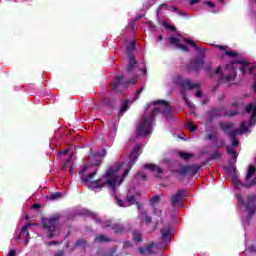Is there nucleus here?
Masks as SVG:
<instances>
[{
    "instance_id": "obj_17",
    "label": "nucleus",
    "mask_w": 256,
    "mask_h": 256,
    "mask_svg": "<svg viewBox=\"0 0 256 256\" xmlns=\"http://www.w3.org/2000/svg\"><path fill=\"white\" fill-rule=\"evenodd\" d=\"M128 65L126 67V71L128 73H131V71H133V69H135V66L137 65V60L135 59V54L132 55H128Z\"/></svg>"
},
{
    "instance_id": "obj_39",
    "label": "nucleus",
    "mask_w": 256,
    "mask_h": 256,
    "mask_svg": "<svg viewBox=\"0 0 256 256\" xmlns=\"http://www.w3.org/2000/svg\"><path fill=\"white\" fill-rule=\"evenodd\" d=\"M249 125L250 127H254L256 125V114L252 113L249 119Z\"/></svg>"
},
{
    "instance_id": "obj_28",
    "label": "nucleus",
    "mask_w": 256,
    "mask_h": 256,
    "mask_svg": "<svg viewBox=\"0 0 256 256\" xmlns=\"http://www.w3.org/2000/svg\"><path fill=\"white\" fill-rule=\"evenodd\" d=\"M133 51H135V41H131L130 44L126 47L127 56L135 55Z\"/></svg>"
},
{
    "instance_id": "obj_20",
    "label": "nucleus",
    "mask_w": 256,
    "mask_h": 256,
    "mask_svg": "<svg viewBox=\"0 0 256 256\" xmlns=\"http://www.w3.org/2000/svg\"><path fill=\"white\" fill-rule=\"evenodd\" d=\"M184 42L188 43V45H190L191 47H194V49H196L197 53L202 54V53H205V51H207V49L197 46V42H195L189 38H184Z\"/></svg>"
},
{
    "instance_id": "obj_63",
    "label": "nucleus",
    "mask_w": 256,
    "mask_h": 256,
    "mask_svg": "<svg viewBox=\"0 0 256 256\" xmlns=\"http://www.w3.org/2000/svg\"><path fill=\"white\" fill-rule=\"evenodd\" d=\"M205 3V5H208V7H215V3H213V2H211V1H206V2H204Z\"/></svg>"
},
{
    "instance_id": "obj_22",
    "label": "nucleus",
    "mask_w": 256,
    "mask_h": 256,
    "mask_svg": "<svg viewBox=\"0 0 256 256\" xmlns=\"http://www.w3.org/2000/svg\"><path fill=\"white\" fill-rule=\"evenodd\" d=\"M216 47L220 49V51H224L227 57H237L238 55L237 52L227 50V46L217 45Z\"/></svg>"
},
{
    "instance_id": "obj_40",
    "label": "nucleus",
    "mask_w": 256,
    "mask_h": 256,
    "mask_svg": "<svg viewBox=\"0 0 256 256\" xmlns=\"http://www.w3.org/2000/svg\"><path fill=\"white\" fill-rule=\"evenodd\" d=\"M187 127L191 133H195V131H197V126H195L193 122H188Z\"/></svg>"
},
{
    "instance_id": "obj_27",
    "label": "nucleus",
    "mask_w": 256,
    "mask_h": 256,
    "mask_svg": "<svg viewBox=\"0 0 256 256\" xmlns=\"http://www.w3.org/2000/svg\"><path fill=\"white\" fill-rule=\"evenodd\" d=\"M255 173H256L255 166L250 165L248 167V172H247V175H246V181H249V179H251V177H253V175H255Z\"/></svg>"
},
{
    "instance_id": "obj_44",
    "label": "nucleus",
    "mask_w": 256,
    "mask_h": 256,
    "mask_svg": "<svg viewBox=\"0 0 256 256\" xmlns=\"http://www.w3.org/2000/svg\"><path fill=\"white\" fill-rule=\"evenodd\" d=\"M131 167H133V164L131 162H128L127 168L124 170L123 177H127V175H129V171H131Z\"/></svg>"
},
{
    "instance_id": "obj_36",
    "label": "nucleus",
    "mask_w": 256,
    "mask_h": 256,
    "mask_svg": "<svg viewBox=\"0 0 256 256\" xmlns=\"http://www.w3.org/2000/svg\"><path fill=\"white\" fill-rule=\"evenodd\" d=\"M159 201H161V197L159 195H155L150 199V205H155L157 203H159Z\"/></svg>"
},
{
    "instance_id": "obj_41",
    "label": "nucleus",
    "mask_w": 256,
    "mask_h": 256,
    "mask_svg": "<svg viewBox=\"0 0 256 256\" xmlns=\"http://www.w3.org/2000/svg\"><path fill=\"white\" fill-rule=\"evenodd\" d=\"M235 115H239V112L236 110H232L224 113V117H235Z\"/></svg>"
},
{
    "instance_id": "obj_18",
    "label": "nucleus",
    "mask_w": 256,
    "mask_h": 256,
    "mask_svg": "<svg viewBox=\"0 0 256 256\" xmlns=\"http://www.w3.org/2000/svg\"><path fill=\"white\" fill-rule=\"evenodd\" d=\"M139 151H141V147H134L130 154V161L128 163H132V165H135V162L137 161V159H139Z\"/></svg>"
},
{
    "instance_id": "obj_8",
    "label": "nucleus",
    "mask_w": 256,
    "mask_h": 256,
    "mask_svg": "<svg viewBox=\"0 0 256 256\" xmlns=\"http://www.w3.org/2000/svg\"><path fill=\"white\" fill-rule=\"evenodd\" d=\"M201 169V165L192 164V165H182L180 169L175 170L177 175L185 177L186 175H197Z\"/></svg>"
},
{
    "instance_id": "obj_38",
    "label": "nucleus",
    "mask_w": 256,
    "mask_h": 256,
    "mask_svg": "<svg viewBox=\"0 0 256 256\" xmlns=\"http://www.w3.org/2000/svg\"><path fill=\"white\" fill-rule=\"evenodd\" d=\"M241 134L242 133H247L249 131V128L247 127V125L245 124V122H241L240 123V129H238Z\"/></svg>"
},
{
    "instance_id": "obj_57",
    "label": "nucleus",
    "mask_w": 256,
    "mask_h": 256,
    "mask_svg": "<svg viewBox=\"0 0 256 256\" xmlns=\"http://www.w3.org/2000/svg\"><path fill=\"white\" fill-rule=\"evenodd\" d=\"M46 245H47V247H51V245H60V243H59V241L53 240V241L48 242Z\"/></svg>"
},
{
    "instance_id": "obj_19",
    "label": "nucleus",
    "mask_w": 256,
    "mask_h": 256,
    "mask_svg": "<svg viewBox=\"0 0 256 256\" xmlns=\"http://www.w3.org/2000/svg\"><path fill=\"white\" fill-rule=\"evenodd\" d=\"M144 169H148L149 171H152V173H158V175H162V173H164L163 168L155 164H145Z\"/></svg>"
},
{
    "instance_id": "obj_29",
    "label": "nucleus",
    "mask_w": 256,
    "mask_h": 256,
    "mask_svg": "<svg viewBox=\"0 0 256 256\" xmlns=\"http://www.w3.org/2000/svg\"><path fill=\"white\" fill-rule=\"evenodd\" d=\"M134 179H136V181H147V174H145V172H138L134 176Z\"/></svg>"
},
{
    "instance_id": "obj_34",
    "label": "nucleus",
    "mask_w": 256,
    "mask_h": 256,
    "mask_svg": "<svg viewBox=\"0 0 256 256\" xmlns=\"http://www.w3.org/2000/svg\"><path fill=\"white\" fill-rule=\"evenodd\" d=\"M163 27H164L165 29H167L168 31H172L173 33H175V31H177V28H176L175 26L170 25V24L167 23V22H164V23H163Z\"/></svg>"
},
{
    "instance_id": "obj_13",
    "label": "nucleus",
    "mask_w": 256,
    "mask_h": 256,
    "mask_svg": "<svg viewBox=\"0 0 256 256\" xmlns=\"http://www.w3.org/2000/svg\"><path fill=\"white\" fill-rule=\"evenodd\" d=\"M153 247H158L155 242L150 243L146 247H139L138 253H140V255H153V253H155V250H153Z\"/></svg>"
},
{
    "instance_id": "obj_7",
    "label": "nucleus",
    "mask_w": 256,
    "mask_h": 256,
    "mask_svg": "<svg viewBox=\"0 0 256 256\" xmlns=\"http://www.w3.org/2000/svg\"><path fill=\"white\" fill-rule=\"evenodd\" d=\"M244 207L248 211L246 219L249 223V221H251V217H253V215L256 213V194H250L247 196Z\"/></svg>"
},
{
    "instance_id": "obj_23",
    "label": "nucleus",
    "mask_w": 256,
    "mask_h": 256,
    "mask_svg": "<svg viewBox=\"0 0 256 256\" xmlns=\"http://www.w3.org/2000/svg\"><path fill=\"white\" fill-rule=\"evenodd\" d=\"M111 228H112V231H114V233H116V235H121V233H123V231H125V226H123V224H119V223L112 225Z\"/></svg>"
},
{
    "instance_id": "obj_53",
    "label": "nucleus",
    "mask_w": 256,
    "mask_h": 256,
    "mask_svg": "<svg viewBox=\"0 0 256 256\" xmlns=\"http://www.w3.org/2000/svg\"><path fill=\"white\" fill-rule=\"evenodd\" d=\"M253 107H254V104H248L245 108V111L246 113H251V111L253 112Z\"/></svg>"
},
{
    "instance_id": "obj_59",
    "label": "nucleus",
    "mask_w": 256,
    "mask_h": 256,
    "mask_svg": "<svg viewBox=\"0 0 256 256\" xmlns=\"http://www.w3.org/2000/svg\"><path fill=\"white\" fill-rule=\"evenodd\" d=\"M54 256H65V251L64 250H59L57 251Z\"/></svg>"
},
{
    "instance_id": "obj_54",
    "label": "nucleus",
    "mask_w": 256,
    "mask_h": 256,
    "mask_svg": "<svg viewBox=\"0 0 256 256\" xmlns=\"http://www.w3.org/2000/svg\"><path fill=\"white\" fill-rule=\"evenodd\" d=\"M116 199H117V205L119 207H127V205H125L122 199H119L118 197H116Z\"/></svg>"
},
{
    "instance_id": "obj_45",
    "label": "nucleus",
    "mask_w": 256,
    "mask_h": 256,
    "mask_svg": "<svg viewBox=\"0 0 256 256\" xmlns=\"http://www.w3.org/2000/svg\"><path fill=\"white\" fill-rule=\"evenodd\" d=\"M181 93H182L183 101L186 103L188 107H190L191 102H189V97H187V93L185 91H182Z\"/></svg>"
},
{
    "instance_id": "obj_47",
    "label": "nucleus",
    "mask_w": 256,
    "mask_h": 256,
    "mask_svg": "<svg viewBox=\"0 0 256 256\" xmlns=\"http://www.w3.org/2000/svg\"><path fill=\"white\" fill-rule=\"evenodd\" d=\"M236 199L240 205H244V207H245V199L243 198V196L241 194L236 195Z\"/></svg>"
},
{
    "instance_id": "obj_61",
    "label": "nucleus",
    "mask_w": 256,
    "mask_h": 256,
    "mask_svg": "<svg viewBox=\"0 0 256 256\" xmlns=\"http://www.w3.org/2000/svg\"><path fill=\"white\" fill-rule=\"evenodd\" d=\"M87 169H89V166H84L81 171H79V175H83V173L87 172Z\"/></svg>"
},
{
    "instance_id": "obj_51",
    "label": "nucleus",
    "mask_w": 256,
    "mask_h": 256,
    "mask_svg": "<svg viewBox=\"0 0 256 256\" xmlns=\"http://www.w3.org/2000/svg\"><path fill=\"white\" fill-rule=\"evenodd\" d=\"M236 169L237 168L234 165H230V166H228L227 171H228V173H233L235 175Z\"/></svg>"
},
{
    "instance_id": "obj_4",
    "label": "nucleus",
    "mask_w": 256,
    "mask_h": 256,
    "mask_svg": "<svg viewBox=\"0 0 256 256\" xmlns=\"http://www.w3.org/2000/svg\"><path fill=\"white\" fill-rule=\"evenodd\" d=\"M219 127L229 137L232 143V147H239V140H237V135H241V131L239 129L231 130L235 127L234 122H219Z\"/></svg>"
},
{
    "instance_id": "obj_6",
    "label": "nucleus",
    "mask_w": 256,
    "mask_h": 256,
    "mask_svg": "<svg viewBox=\"0 0 256 256\" xmlns=\"http://www.w3.org/2000/svg\"><path fill=\"white\" fill-rule=\"evenodd\" d=\"M249 66V62H247L244 59H238L235 61L230 62L226 65L228 69H231L234 73H237V69L241 71L242 75H245L247 73V67Z\"/></svg>"
},
{
    "instance_id": "obj_49",
    "label": "nucleus",
    "mask_w": 256,
    "mask_h": 256,
    "mask_svg": "<svg viewBox=\"0 0 256 256\" xmlns=\"http://www.w3.org/2000/svg\"><path fill=\"white\" fill-rule=\"evenodd\" d=\"M86 244H87V241H85V240H78L75 243V247H83V245H86Z\"/></svg>"
},
{
    "instance_id": "obj_15",
    "label": "nucleus",
    "mask_w": 256,
    "mask_h": 256,
    "mask_svg": "<svg viewBox=\"0 0 256 256\" xmlns=\"http://www.w3.org/2000/svg\"><path fill=\"white\" fill-rule=\"evenodd\" d=\"M101 103L104 107H107L108 109H115V107H117V100L112 97L103 98L101 100Z\"/></svg>"
},
{
    "instance_id": "obj_55",
    "label": "nucleus",
    "mask_w": 256,
    "mask_h": 256,
    "mask_svg": "<svg viewBox=\"0 0 256 256\" xmlns=\"http://www.w3.org/2000/svg\"><path fill=\"white\" fill-rule=\"evenodd\" d=\"M129 247H133V244L131 242H129V241H125L123 243V249H127Z\"/></svg>"
},
{
    "instance_id": "obj_9",
    "label": "nucleus",
    "mask_w": 256,
    "mask_h": 256,
    "mask_svg": "<svg viewBox=\"0 0 256 256\" xmlns=\"http://www.w3.org/2000/svg\"><path fill=\"white\" fill-rule=\"evenodd\" d=\"M203 65H205V52L202 54L199 53V57L190 60L188 71H195L196 73H199V71L203 69Z\"/></svg>"
},
{
    "instance_id": "obj_5",
    "label": "nucleus",
    "mask_w": 256,
    "mask_h": 256,
    "mask_svg": "<svg viewBox=\"0 0 256 256\" xmlns=\"http://www.w3.org/2000/svg\"><path fill=\"white\" fill-rule=\"evenodd\" d=\"M129 83H135V78L125 81V77L123 75L116 76L114 81L111 83V90L119 93V91H121V89H125Z\"/></svg>"
},
{
    "instance_id": "obj_21",
    "label": "nucleus",
    "mask_w": 256,
    "mask_h": 256,
    "mask_svg": "<svg viewBox=\"0 0 256 256\" xmlns=\"http://www.w3.org/2000/svg\"><path fill=\"white\" fill-rule=\"evenodd\" d=\"M132 235V240L134 243H143V233H141L139 230H134Z\"/></svg>"
},
{
    "instance_id": "obj_43",
    "label": "nucleus",
    "mask_w": 256,
    "mask_h": 256,
    "mask_svg": "<svg viewBox=\"0 0 256 256\" xmlns=\"http://www.w3.org/2000/svg\"><path fill=\"white\" fill-rule=\"evenodd\" d=\"M211 119H217V117H221V114H219V110H212L210 112Z\"/></svg>"
},
{
    "instance_id": "obj_64",
    "label": "nucleus",
    "mask_w": 256,
    "mask_h": 256,
    "mask_svg": "<svg viewBox=\"0 0 256 256\" xmlns=\"http://www.w3.org/2000/svg\"><path fill=\"white\" fill-rule=\"evenodd\" d=\"M105 227H111V220H106L104 222V229H105Z\"/></svg>"
},
{
    "instance_id": "obj_32",
    "label": "nucleus",
    "mask_w": 256,
    "mask_h": 256,
    "mask_svg": "<svg viewBox=\"0 0 256 256\" xmlns=\"http://www.w3.org/2000/svg\"><path fill=\"white\" fill-rule=\"evenodd\" d=\"M128 108H129V100H124L118 115H123V113H125V111H127Z\"/></svg>"
},
{
    "instance_id": "obj_60",
    "label": "nucleus",
    "mask_w": 256,
    "mask_h": 256,
    "mask_svg": "<svg viewBox=\"0 0 256 256\" xmlns=\"http://www.w3.org/2000/svg\"><path fill=\"white\" fill-rule=\"evenodd\" d=\"M213 137H217V132H215V133H213V134H208V135H207V139H208L209 141H211V140L213 139Z\"/></svg>"
},
{
    "instance_id": "obj_58",
    "label": "nucleus",
    "mask_w": 256,
    "mask_h": 256,
    "mask_svg": "<svg viewBox=\"0 0 256 256\" xmlns=\"http://www.w3.org/2000/svg\"><path fill=\"white\" fill-rule=\"evenodd\" d=\"M248 251H249L250 253H256V246H255V245L249 246V247H248Z\"/></svg>"
},
{
    "instance_id": "obj_1",
    "label": "nucleus",
    "mask_w": 256,
    "mask_h": 256,
    "mask_svg": "<svg viewBox=\"0 0 256 256\" xmlns=\"http://www.w3.org/2000/svg\"><path fill=\"white\" fill-rule=\"evenodd\" d=\"M161 107H155L150 112H145L138 126L136 127V137H147L153 129V123L155 121L156 115L162 114L166 118H171L173 111L171 110V105L167 100H157L153 102V105H159Z\"/></svg>"
},
{
    "instance_id": "obj_56",
    "label": "nucleus",
    "mask_w": 256,
    "mask_h": 256,
    "mask_svg": "<svg viewBox=\"0 0 256 256\" xmlns=\"http://www.w3.org/2000/svg\"><path fill=\"white\" fill-rule=\"evenodd\" d=\"M178 49H182V51H189V48L187 47V45H184V44H180L178 45Z\"/></svg>"
},
{
    "instance_id": "obj_31",
    "label": "nucleus",
    "mask_w": 256,
    "mask_h": 256,
    "mask_svg": "<svg viewBox=\"0 0 256 256\" xmlns=\"http://www.w3.org/2000/svg\"><path fill=\"white\" fill-rule=\"evenodd\" d=\"M95 175H97V171L88 174L86 178H81V181H83L84 183H89V181L94 179Z\"/></svg>"
},
{
    "instance_id": "obj_48",
    "label": "nucleus",
    "mask_w": 256,
    "mask_h": 256,
    "mask_svg": "<svg viewBox=\"0 0 256 256\" xmlns=\"http://www.w3.org/2000/svg\"><path fill=\"white\" fill-rule=\"evenodd\" d=\"M147 27L150 29V31L155 32V23H153V21H148Z\"/></svg>"
},
{
    "instance_id": "obj_25",
    "label": "nucleus",
    "mask_w": 256,
    "mask_h": 256,
    "mask_svg": "<svg viewBox=\"0 0 256 256\" xmlns=\"http://www.w3.org/2000/svg\"><path fill=\"white\" fill-rule=\"evenodd\" d=\"M226 153H228V155H231L234 161H237V151L233 149V146H226Z\"/></svg>"
},
{
    "instance_id": "obj_30",
    "label": "nucleus",
    "mask_w": 256,
    "mask_h": 256,
    "mask_svg": "<svg viewBox=\"0 0 256 256\" xmlns=\"http://www.w3.org/2000/svg\"><path fill=\"white\" fill-rule=\"evenodd\" d=\"M63 197V194L61 192H55L50 194L49 199L50 201H57V199H61Z\"/></svg>"
},
{
    "instance_id": "obj_24",
    "label": "nucleus",
    "mask_w": 256,
    "mask_h": 256,
    "mask_svg": "<svg viewBox=\"0 0 256 256\" xmlns=\"http://www.w3.org/2000/svg\"><path fill=\"white\" fill-rule=\"evenodd\" d=\"M178 157H180V159H183V161H189V159H192L193 154L189 152L180 151L178 152Z\"/></svg>"
},
{
    "instance_id": "obj_26",
    "label": "nucleus",
    "mask_w": 256,
    "mask_h": 256,
    "mask_svg": "<svg viewBox=\"0 0 256 256\" xmlns=\"http://www.w3.org/2000/svg\"><path fill=\"white\" fill-rule=\"evenodd\" d=\"M96 241H99V243H111V238L103 235V234H100V235H97L96 236Z\"/></svg>"
},
{
    "instance_id": "obj_50",
    "label": "nucleus",
    "mask_w": 256,
    "mask_h": 256,
    "mask_svg": "<svg viewBox=\"0 0 256 256\" xmlns=\"http://www.w3.org/2000/svg\"><path fill=\"white\" fill-rule=\"evenodd\" d=\"M233 184L235 185V187H240V185H241L242 187H247V185L241 183V180H238V179H235V180L233 181Z\"/></svg>"
},
{
    "instance_id": "obj_11",
    "label": "nucleus",
    "mask_w": 256,
    "mask_h": 256,
    "mask_svg": "<svg viewBox=\"0 0 256 256\" xmlns=\"http://www.w3.org/2000/svg\"><path fill=\"white\" fill-rule=\"evenodd\" d=\"M33 226H35V223H33V222H28L26 225H24V226L22 227V229H21V231H20V233H21L22 235H25V236H24V239H25L24 245H25V247H27V245H29V241H31V236H30V234H29L28 229H29V227H33Z\"/></svg>"
},
{
    "instance_id": "obj_46",
    "label": "nucleus",
    "mask_w": 256,
    "mask_h": 256,
    "mask_svg": "<svg viewBox=\"0 0 256 256\" xmlns=\"http://www.w3.org/2000/svg\"><path fill=\"white\" fill-rule=\"evenodd\" d=\"M202 69H204V71H206V73H208L209 77H211V78L215 77V75L211 71V66H204Z\"/></svg>"
},
{
    "instance_id": "obj_2",
    "label": "nucleus",
    "mask_w": 256,
    "mask_h": 256,
    "mask_svg": "<svg viewBox=\"0 0 256 256\" xmlns=\"http://www.w3.org/2000/svg\"><path fill=\"white\" fill-rule=\"evenodd\" d=\"M119 169V166L110 167L100 179L92 181L93 189H101L109 185L111 189L115 190L117 187V173H119Z\"/></svg>"
},
{
    "instance_id": "obj_16",
    "label": "nucleus",
    "mask_w": 256,
    "mask_h": 256,
    "mask_svg": "<svg viewBox=\"0 0 256 256\" xmlns=\"http://www.w3.org/2000/svg\"><path fill=\"white\" fill-rule=\"evenodd\" d=\"M160 235H161V241H163L165 245L171 243V230L167 228H162L160 230Z\"/></svg>"
},
{
    "instance_id": "obj_52",
    "label": "nucleus",
    "mask_w": 256,
    "mask_h": 256,
    "mask_svg": "<svg viewBox=\"0 0 256 256\" xmlns=\"http://www.w3.org/2000/svg\"><path fill=\"white\" fill-rule=\"evenodd\" d=\"M143 93V87H140L138 90H136V96L134 98V101H137L139 99V95Z\"/></svg>"
},
{
    "instance_id": "obj_42",
    "label": "nucleus",
    "mask_w": 256,
    "mask_h": 256,
    "mask_svg": "<svg viewBox=\"0 0 256 256\" xmlns=\"http://www.w3.org/2000/svg\"><path fill=\"white\" fill-rule=\"evenodd\" d=\"M211 159H214L216 161L221 159V153H219L218 151L214 152L212 155H210V158L208 160Z\"/></svg>"
},
{
    "instance_id": "obj_3",
    "label": "nucleus",
    "mask_w": 256,
    "mask_h": 256,
    "mask_svg": "<svg viewBox=\"0 0 256 256\" xmlns=\"http://www.w3.org/2000/svg\"><path fill=\"white\" fill-rule=\"evenodd\" d=\"M59 221H61V215L59 214H55L49 219H42V227L43 229H47L46 237L48 239H54V237H59V232L57 233Z\"/></svg>"
},
{
    "instance_id": "obj_14",
    "label": "nucleus",
    "mask_w": 256,
    "mask_h": 256,
    "mask_svg": "<svg viewBox=\"0 0 256 256\" xmlns=\"http://www.w3.org/2000/svg\"><path fill=\"white\" fill-rule=\"evenodd\" d=\"M235 79H237V72H234L233 75H231V74H227V75L222 74L218 78V83L219 84L231 83V82L235 81Z\"/></svg>"
},
{
    "instance_id": "obj_33",
    "label": "nucleus",
    "mask_w": 256,
    "mask_h": 256,
    "mask_svg": "<svg viewBox=\"0 0 256 256\" xmlns=\"http://www.w3.org/2000/svg\"><path fill=\"white\" fill-rule=\"evenodd\" d=\"M143 216H144V222L146 223V225H151V223L153 222V218L149 216L145 211L143 212Z\"/></svg>"
},
{
    "instance_id": "obj_35",
    "label": "nucleus",
    "mask_w": 256,
    "mask_h": 256,
    "mask_svg": "<svg viewBox=\"0 0 256 256\" xmlns=\"http://www.w3.org/2000/svg\"><path fill=\"white\" fill-rule=\"evenodd\" d=\"M169 43L171 45H175V47H179V45L181 44V43H179V38H176V37H170Z\"/></svg>"
},
{
    "instance_id": "obj_62",
    "label": "nucleus",
    "mask_w": 256,
    "mask_h": 256,
    "mask_svg": "<svg viewBox=\"0 0 256 256\" xmlns=\"http://www.w3.org/2000/svg\"><path fill=\"white\" fill-rule=\"evenodd\" d=\"M69 154V149H64L59 152V155H68Z\"/></svg>"
},
{
    "instance_id": "obj_37",
    "label": "nucleus",
    "mask_w": 256,
    "mask_h": 256,
    "mask_svg": "<svg viewBox=\"0 0 256 256\" xmlns=\"http://www.w3.org/2000/svg\"><path fill=\"white\" fill-rule=\"evenodd\" d=\"M126 200L130 205H135V203L137 202V199L133 195H127Z\"/></svg>"
},
{
    "instance_id": "obj_10",
    "label": "nucleus",
    "mask_w": 256,
    "mask_h": 256,
    "mask_svg": "<svg viewBox=\"0 0 256 256\" xmlns=\"http://www.w3.org/2000/svg\"><path fill=\"white\" fill-rule=\"evenodd\" d=\"M183 199H187V193L185 190H178L174 195L171 197V205L172 207H177Z\"/></svg>"
},
{
    "instance_id": "obj_12",
    "label": "nucleus",
    "mask_w": 256,
    "mask_h": 256,
    "mask_svg": "<svg viewBox=\"0 0 256 256\" xmlns=\"http://www.w3.org/2000/svg\"><path fill=\"white\" fill-rule=\"evenodd\" d=\"M180 85L183 89H187L188 91H193V89H199V87H201V84L193 83L191 79L182 80Z\"/></svg>"
}]
</instances>
